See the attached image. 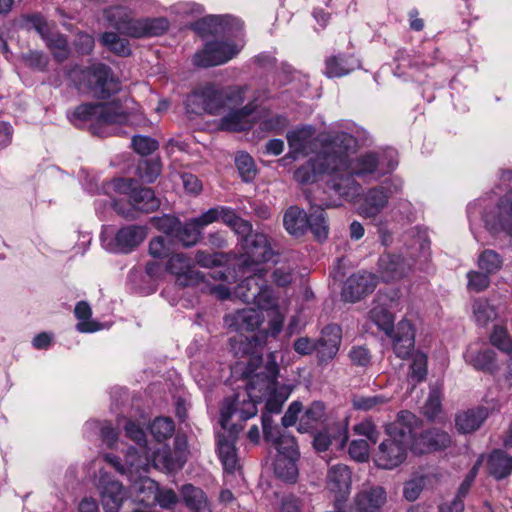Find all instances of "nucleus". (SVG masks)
Returning a JSON list of instances; mask_svg holds the SVG:
<instances>
[{"mask_svg": "<svg viewBox=\"0 0 512 512\" xmlns=\"http://www.w3.org/2000/svg\"><path fill=\"white\" fill-rule=\"evenodd\" d=\"M502 265V257L494 250L486 249L478 257L479 268L487 274L498 272Z\"/></svg>", "mask_w": 512, "mask_h": 512, "instance_id": "obj_50", "label": "nucleus"}, {"mask_svg": "<svg viewBox=\"0 0 512 512\" xmlns=\"http://www.w3.org/2000/svg\"><path fill=\"white\" fill-rule=\"evenodd\" d=\"M377 281L372 273L362 271L351 275L344 283L341 295L347 302L359 301L363 296L371 293Z\"/></svg>", "mask_w": 512, "mask_h": 512, "instance_id": "obj_22", "label": "nucleus"}, {"mask_svg": "<svg viewBox=\"0 0 512 512\" xmlns=\"http://www.w3.org/2000/svg\"><path fill=\"white\" fill-rule=\"evenodd\" d=\"M267 413L266 411L262 415V427L265 440L278 452L274 462L275 474L284 481H295L298 475L296 461L299 457L295 438L278 425H274Z\"/></svg>", "mask_w": 512, "mask_h": 512, "instance_id": "obj_5", "label": "nucleus"}, {"mask_svg": "<svg viewBox=\"0 0 512 512\" xmlns=\"http://www.w3.org/2000/svg\"><path fill=\"white\" fill-rule=\"evenodd\" d=\"M105 17L120 33L135 38L158 36L168 28L164 18L134 19L131 10L123 6L105 10Z\"/></svg>", "mask_w": 512, "mask_h": 512, "instance_id": "obj_8", "label": "nucleus"}, {"mask_svg": "<svg viewBox=\"0 0 512 512\" xmlns=\"http://www.w3.org/2000/svg\"><path fill=\"white\" fill-rule=\"evenodd\" d=\"M24 19L28 27L34 29L43 40L53 32L52 25L40 14L27 15Z\"/></svg>", "mask_w": 512, "mask_h": 512, "instance_id": "obj_57", "label": "nucleus"}, {"mask_svg": "<svg viewBox=\"0 0 512 512\" xmlns=\"http://www.w3.org/2000/svg\"><path fill=\"white\" fill-rule=\"evenodd\" d=\"M335 134H327L321 136V150L317 153L316 157L311 160L307 166L298 168L294 177L300 183L314 182L317 175H324L329 172L331 165V158L335 149V144H332Z\"/></svg>", "mask_w": 512, "mask_h": 512, "instance_id": "obj_13", "label": "nucleus"}, {"mask_svg": "<svg viewBox=\"0 0 512 512\" xmlns=\"http://www.w3.org/2000/svg\"><path fill=\"white\" fill-rule=\"evenodd\" d=\"M72 121L88 124L92 133L100 137L110 134L111 125L146 126L148 119L140 106L129 97H120L104 103H83L72 113Z\"/></svg>", "mask_w": 512, "mask_h": 512, "instance_id": "obj_2", "label": "nucleus"}, {"mask_svg": "<svg viewBox=\"0 0 512 512\" xmlns=\"http://www.w3.org/2000/svg\"><path fill=\"white\" fill-rule=\"evenodd\" d=\"M401 189L400 184L385 183L366 192L359 206V213L368 218L377 216L387 205L390 196Z\"/></svg>", "mask_w": 512, "mask_h": 512, "instance_id": "obj_21", "label": "nucleus"}, {"mask_svg": "<svg viewBox=\"0 0 512 512\" xmlns=\"http://www.w3.org/2000/svg\"><path fill=\"white\" fill-rule=\"evenodd\" d=\"M301 413L298 430L300 432H308L324 420L326 408L322 402L314 401L304 411L302 410Z\"/></svg>", "mask_w": 512, "mask_h": 512, "instance_id": "obj_39", "label": "nucleus"}, {"mask_svg": "<svg viewBox=\"0 0 512 512\" xmlns=\"http://www.w3.org/2000/svg\"><path fill=\"white\" fill-rule=\"evenodd\" d=\"M484 220L492 233H504L512 238V189L499 199L494 209L485 215Z\"/></svg>", "mask_w": 512, "mask_h": 512, "instance_id": "obj_16", "label": "nucleus"}, {"mask_svg": "<svg viewBox=\"0 0 512 512\" xmlns=\"http://www.w3.org/2000/svg\"><path fill=\"white\" fill-rule=\"evenodd\" d=\"M424 414L431 420L437 418L441 411V392L433 388L424 406Z\"/></svg>", "mask_w": 512, "mask_h": 512, "instance_id": "obj_60", "label": "nucleus"}, {"mask_svg": "<svg viewBox=\"0 0 512 512\" xmlns=\"http://www.w3.org/2000/svg\"><path fill=\"white\" fill-rule=\"evenodd\" d=\"M193 30L202 37L207 35L236 34L243 28V22L231 15H209L192 25Z\"/></svg>", "mask_w": 512, "mask_h": 512, "instance_id": "obj_18", "label": "nucleus"}, {"mask_svg": "<svg viewBox=\"0 0 512 512\" xmlns=\"http://www.w3.org/2000/svg\"><path fill=\"white\" fill-rule=\"evenodd\" d=\"M314 134L315 130L312 126H303L288 132L289 154L293 158H297L299 155H308L313 152L318 142L315 140Z\"/></svg>", "mask_w": 512, "mask_h": 512, "instance_id": "obj_26", "label": "nucleus"}, {"mask_svg": "<svg viewBox=\"0 0 512 512\" xmlns=\"http://www.w3.org/2000/svg\"><path fill=\"white\" fill-rule=\"evenodd\" d=\"M232 417H237L240 421H246L247 419H241L239 413H233L229 419L227 420V426L222 428L224 430H229L228 435L218 434L217 444H218V454L219 458L224 466V469L229 472H233L237 468L238 459L236 455L235 449V440L237 433L242 430V426H237L236 424H230V420ZM220 418L222 415L220 414ZM222 420V419H220ZM222 424V421H220Z\"/></svg>", "mask_w": 512, "mask_h": 512, "instance_id": "obj_19", "label": "nucleus"}, {"mask_svg": "<svg viewBox=\"0 0 512 512\" xmlns=\"http://www.w3.org/2000/svg\"><path fill=\"white\" fill-rule=\"evenodd\" d=\"M44 41L59 61L67 58L69 53L68 43L63 35L52 32Z\"/></svg>", "mask_w": 512, "mask_h": 512, "instance_id": "obj_53", "label": "nucleus"}, {"mask_svg": "<svg viewBox=\"0 0 512 512\" xmlns=\"http://www.w3.org/2000/svg\"><path fill=\"white\" fill-rule=\"evenodd\" d=\"M261 312L265 311L268 318V327L265 331L267 336L276 337L283 328L284 320L287 314V309L278 304L277 299L272 296L271 307L259 308Z\"/></svg>", "mask_w": 512, "mask_h": 512, "instance_id": "obj_40", "label": "nucleus"}, {"mask_svg": "<svg viewBox=\"0 0 512 512\" xmlns=\"http://www.w3.org/2000/svg\"><path fill=\"white\" fill-rule=\"evenodd\" d=\"M283 224L287 232L294 236H300L308 228V216L306 212L297 206L288 208L283 217Z\"/></svg>", "mask_w": 512, "mask_h": 512, "instance_id": "obj_38", "label": "nucleus"}, {"mask_svg": "<svg viewBox=\"0 0 512 512\" xmlns=\"http://www.w3.org/2000/svg\"><path fill=\"white\" fill-rule=\"evenodd\" d=\"M229 113L220 121V128L225 131L239 132L249 129L252 126L255 105L247 104L241 109L229 108Z\"/></svg>", "mask_w": 512, "mask_h": 512, "instance_id": "obj_29", "label": "nucleus"}, {"mask_svg": "<svg viewBox=\"0 0 512 512\" xmlns=\"http://www.w3.org/2000/svg\"><path fill=\"white\" fill-rule=\"evenodd\" d=\"M166 269L182 287L195 286L204 280L203 275L195 270L193 260L182 253L171 256L167 261Z\"/></svg>", "mask_w": 512, "mask_h": 512, "instance_id": "obj_20", "label": "nucleus"}, {"mask_svg": "<svg viewBox=\"0 0 512 512\" xmlns=\"http://www.w3.org/2000/svg\"><path fill=\"white\" fill-rule=\"evenodd\" d=\"M341 343V328L330 324L321 331L320 338L315 341L316 352L320 361H328L335 357Z\"/></svg>", "mask_w": 512, "mask_h": 512, "instance_id": "obj_27", "label": "nucleus"}, {"mask_svg": "<svg viewBox=\"0 0 512 512\" xmlns=\"http://www.w3.org/2000/svg\"><path fill=\"white\" fill-rule=\"evenodd\" d=\"M262 343L256 336L242 334L231 339V349L238 357L249 356L243 372L248 379L245 391L238 392L234 399L227 398L221 406L222 425L233 413H239L241 419H250L257 414V403L264 401L265 410L280 413L283 404L290 396L293 387L278 381L279 366L275 352L267 355L263 364L260 355Z\"/></svg>", "mask_w": 512, "mask_h": 512, "instance_id": "obj_1", "label": "nucleus"}, {"mask_svg": "<svg viewBox=\"0 0 512 512\" xmlns=\"http://www.w3.org/2000/svg\"><path fill=\"white\" fill-rule=\"evenodd\" d=\"M486 468L494 479H505L512 474V456L503 450H494L487 456Z\"/></svg>", "mask_w": 512, "mask_h": 512, "instance_id": "obj_32", "label": "nucleus"}, {"mask_svg": "<svg viewBox=\"0 0 512 512\" xmlns=\"http://www.w3.org/2000/svg\"><path fill=\"white\" fill-rule=\"evenodd\" d=\"M242 49L239 45L230 40L207 41L201 50H198L192 57V62L197 67H213L227 63L236 57Z\"/></svg>", "mask_w": 512, "mask_h": 512, "instance_id": "obj_12", "label": "nucleus"}, {"mask_svg": "<svg viewBox=\"0 0 512 512\" xmlns=\"http://www.w3.org/2000/svg\"><path fill=\"white\" fill-rule=\"evenodd\" d=\"M411 372L409 379L412 382L418 383L423 381L427 375V356L422 352H416L413 354Z\"/></svg>", "mask_w": 512, "mask_h": 512, "instance_id": "obj_54", "label": "nucleus"}, {"mask_svg": "<svg viewBox=\"0 0 512 512\" xmlns=\"http://www.w3.org/2000/svg\"><path fill=\"white\" fill-rule=\"evenodd\" d=\"M101 42L110 51L120 56H128L130 54V47L128 41L120 38L114 32L104 33L101 37Z\"/></svg>", "mask_w": 512, "mask_h": 512, "instance_id": "obj_52", "label": "nucleus"}, {"mask_svg": "<svg viewBox=\"0 0 512 512\" xmlns=\"http://www.w3.org/2000/svg\"><path fill=\"white\" fill-rule=\"evenodd\" d=\"M181 496L192 512H211L207 496L200 488L186 484L181 488Z\"/></svg>", "mask_w": 512, "mask_h": 512, "instance_id": "obj_36", "label": "nucleus"}, {"mask_svg": "<svg viewBox=\"0 0 512 512\" xmlns=\"http://www.w3.org/2000/svg\"><path fill=\"white\" fill-rule=\"evenodd\" d=\"M96 486L99 490L101 503L105 512H120L121 507L130 502L123 485L112 479L106 471L99 470Z\"/></svg>", "mask_w": 512, "mask_h": 512, "instance_id": "obj_15", "label": "nucleus"}, {"mask_svg": "<svg viewBox=\"0 0 512 512\" xmlns=\"http://www.w3.org/2000/svg\"><path fill=\"white\" fill-rule=\"evenodd\" d=\"M74 313L79 320H82L76 326L79 332L90 333L100 329V325L98 323L94 321H88L92 312L87 302H79L75 307Z\"/></svg>", "mask_w": 512, "mask_h": 512, "instance_id": "obj_48", "label": "nucleus"}, {"mask_svg": "<svg viewBox=\"0 0 512 512\" xmlns=\"http://www.w3.org/2000/svg\"><path fill=\"white\" fill-rule=\"evenodd\" d=\"M263 320L264 316L259 308H244L224 317L225 325L239 333L254 331L262 324Z\"/></svg>", "mask_w": 512, "mask_h": 512, "instance_id": "obj_24", "label": "nucleus"}, {"mask_svg": "<svg viewBox=\"0 0 512 512\" xmlns=\"http://www.w3.org/2000/svg\"><path fill=\"white\" fill-rule=\"evenodd\" d=\"M146 236L147 231L143 226H125L115 234V250L122 253L131 252L144 241Z\"/></svg>", "mask_w": 512, "mask_h": 512, "instance_id": "obj_30", "label": "nucleus"}, {"mask_svg": "<svg viewBox=\"0 0 512 512\" xmlns=\"http://www.w3.org/2000/svg\"><path fill=\"white\" fill-rule=\"evenodd\" d=\"M350 457L357 462H365L370 455V447L367 440H353L348 448Z\"/></svg>", "mask_w": 512, "mask_h": 512, "instance_id": "obj_59", "label": "nucleus"}, {"mask_svg": "<svg viewBox=\"0 0 512 512\" xmlns=\"http://www.w3.org/2000/svg\"><path fill=\"white\" fill-rule=\"evenodd\" d=\"M417 423L415 424V428ZM411 450L417 454H423L430 451H436L447 448L451 443V437L448 433L439 429H430L412 439Z\"/></svg>", "mask_w": 512, "mask_h": 512, "instance_id": "obj_23", "label": "nucleus"}, {"mask_svg": "<svg viewBox=\"0 0 512 512\" xmlns=\"http://www.w3.org/2000/svg\"><path fill=\"white\" fill-rule=\"evenodd\" d=\"M149 464L154 468L166 471L173 472L182 468L185 459L182 457L180 453H176L174 457L168 447H162L153 452L152 459L148 457Z\"/></svg>", "mask_w": 512, "mask_h": 512, "instance_id": "obj_35", "label": "nucleus"}, {"mask_svg": "<svg viewBox=\"0 0 512 512\" xmlns=\"http://www.w3.org/2000/svg\"><path fill=\"white\" fill-rule=\"evenodd\" d=\"M235 163L244 181H251L255 177V164L252 157L249 154L245 152L238 153L235 158Z\"/></svg>", "mask_w": 512, "mask_h": 512, "instance_id": "obj_55", "label": "nucleus"}, {"mask_svg": "<svg viewBox=\"0 0 512 512\" xmlns=\"http://www.w3.org/2000/svg\"><path fill=\"white\" fill-rule=\"evenodd\" d=\"M424 487V479L416 478L405 483L403 494L408 501H415L421 494Z\"/></svg>", "mask_w": 512, "mask_h": 512, "instance_id": "obj_64", "label": "nucleus"}, {"mask_svg": "<svg viewBox=\"0 0 512 512\" xmlns=\"http://www.w3.org/2000/svg\"><path fill=\"white\" fill-rule=\"evenodd\" d=\"M352 430L355 435L364 436L367 438V441H370L373 444L378 441L380 436V432L371 418H365L355 424Z\"/></svg>", "mask_w": 512, "mask_h": 512, "instance_id": "obj_56", "label": "nucleus"}, {"mask_svg": "<svg viewBox=\"0 0 512 512\" xmlns=\"http://www.w3.org/2000/svg\"><path fill=\"white\" fill-rule=\"evenodd\" d=\"M472 314L478 326L485 327L497 318L496 308L488 300L479 298L472 304Z\"/></svg>", "mask_w": 512, "mask_h": 512, "instance_id": "obj_43", "label": "nucleus"}, {"mask_svg": "<svg viewBox=\"0 0 512 512\" xmlns=\"http://www.w3.org/2000/svg\"><path fill=\"white\" fill-rule=\"evenodd\" d=\"M117 190L129 197V207L123 208L119 201H114V210L125 218L135 219L139 212H152L159 207V201L150 188L137 185L132 179H120L116 184Z\"/></svg>", "mask_w": 512, "mask_h": 512, "instance_id": "obj_9", "label": "nucleus"}, {"mask_svg": "<svg viewBox=\"0 0 512 512\" xmlns=\"http://www.w3.org/2000/svg\"><path fill=\"white\" fill-rule=\"evenodd\" d=\"M226 257L223 253H208L205 251H198L195 255L197 264L202 267L220 266L224 263Z\"/></svg>", "mask_w": 512, "mask_h": 512, "instance_id": "obj_63", "label": "nucleus"}, {"mask_svg": "<svg viewBox=\"0 0 512 512\" xmlns=\"http://www.w3.org/2000/svg\"><path fill=\"white\" fill-rule=\"evenodd\" d=\"M490 274H487L486 272H478V271H470L467 274L468 278V289L475 291V292H481L488 288L490 284Z\"/></svg>", "mask_w": 512, "mask_h": 512, "instance_id": "obj_62", "label": "nucleus"}, {"mask_svg": "<svg viewBox=\"0 0 512 512\" xmlns=\"http://www.w3.org/2000/svg\"><path fill=\"white\" fill-rule=\"evenodd\" d=\"M308 227L319 240L328 236V225L326 222L324 209L318 206H312L308 217Z\"/></svg>", "mask_w": 512, "mask_h": 512, "instance_id": "obj_46", "label": "nucleus"}, {"mask_svg": "<svg viewBox=\"0 0 512 512\" xmlns=\"http://www.w3.org/2000/svg\"><path fill=\"white\" fill-rule=\"evenodd\" d=\"M332 144L335 149L331 158V165L327 175L330 179L327 184L340 197L353 200L360 192V186L353 178L350 170L351 162L349 151L356 145L355 138L345 132L335 133Z\"/></svg>", "mask_w": 512, "mask_h": 512, "instance_id": "obj_4", "label": "nucleus"}, {"mask_svg": "<svg viewBox=\"0 0 512 512\" xmlns=\"http://www.w3.org/2000/svg\"><path fill=\"white\" fill-rule=\"evenodd\" d=\"M174 430V422L168 417H157L150 426L151 434L159 442L170 438L173 435Z\"/></svg>", "mask_w": 512, "mask_h": 512, "instance_id": "obj_51", "label": "nucleus"}, {"mask_svg": "<svg viewBox=\"0 0 512 512\" xmlns=\"http://www.w3.org/2000/svg\"><path fill=\"white\" fill-rule=\"evenodd\" d=\"M243 254L240 257V265L244 270L263 268L261 264L270 260L273 250L267 236L263 233H254L245 237L242 241Z\"/></svg>", "mask_w": 512, "mask_h": 512, "instance_id": "obj_14", "label": "nucleus"}, {"mask_svg": "<svg viewBox=\"0 0 512 512\" xmlns=\"http://www.w3.org/2000/svg\"><path fill=\"white\" fill-rule=\"evenodd\" d=\"M386 502V492L379 486H364L354 497L356 512H380Z\"/></svg>", "mask_w": 512, "mask_h": 512, "instance_id": "obj_25", "label": "nucleus"}, {"mask_svg": "<svg viewBox=\"0 0 512 512\" xmlns=\"http://www.w3.org/2000/svg\"><path fill=\"white\" fill-rule=\"evenodd\" d=\"M370 319L387 335H391L393 332L394 317L388 310L386 304L377 303L373 306L370 311Z\"/></svg>", "mask_w": 512, "mask_h": 512, "instance_id": "obj_45", "label": "nucleus"}, {"mask_svg": "<svg viewBox=\"0 0 512 512\" xmlns=\"http://www.w3.org/2000/svg\"><path fill=\"white\" fill-rule=\"evenodd\" d=\"M488 414V409L485 407H478L461 412L456 416V427L461 433H471L482 425L484 420L488 417Z\"/></svg>", "mask_w": 512, "mask_h": 512, "instance_id": "obj_34", "label": "nucleus"}, {"mask_svg": "<svg viewBox=\"0 0 512 512\" xmlns=\"http://www.w3.org/2000/svg\"><path fill=\"white\" fill-rule=\"evenodd\" d=\"M70 78L78 90L89 91L99 99L109 98L121 89L118 79L104 64H94L85 69L76 67L70 72Z\"/></svg>", "mask_w": 512, "mask_h": 512, "instance_id": "obj_7", "label": "nucleus"}, {"mask_svg": "<svg viewBox=\"0 0 512 512\" xmlns=\"http://www.w3.org/2000/svg\"><path fill=\"white\" fill-rule=\"evenodd\" d=\"M489 340L490 343L500 351L512 355V338L505 326L495 325Z\"/></svg>", "mask_w": 512, "mask_h": 512, "instance_id": "obj_49", "label": "nucleus"}, {"mask_svg": "<svg viewBox=\"0 0 512 512\" xmlns=\"http://www.w3.org/2000/svg\"><path fill=\"white\" fill-rule=\"evenodd\" d=\"M124 430L126 436L134 441L140 449V451H137L135 448L129 449L128 452H131L132 459L136 460L141 457L142 460H148V449L146 447V434L144 430L135 422L130 420H128L124 425ZM128 454L129 453H127V455Z\"/></svg>", "mask_w": 512, "mask_h": 512, "instance_id": "obj_41", "label": "nucleus"}, {"mask_svg": "<svg viewBox=\"0 0 512 512\" xmlns=\"http://www.w3.org/2000/svg\"><path fill=\"white\" fill-rule=\"evenodd\" d=\"M354 69L351 59L346 56H332L325 62V75L329 78L342 77Z\"/></svg>", "mask_w": 512, "mask_h": 512, "instance_id": "obj_44", "label": "nucleus"}, {"mask_svg": "<svg viewBox=\"0 0 512 512\" xmlns=\"http://www.w3.org/2000/svg\"><path fill=\"white\" fill-rule=\"evenodd\" d=\"M138 171L143 181L152 183L160 175L161 165L159 161L146 160L139 164Z\"/></svg>", "mask_w": 512, "mask_h": 512, "instance_id": "obj_58", "label": "nucleus"}, {"mask_svg": "<svg viewBox=\"0 0 512 512\" xmlns=\"http://www.w3.org/2000/svg\"><path fill=\"white\" fill-rule=\"evenodd\" d=\"M242 87L218 88L207 84L193 91L185 101L186 110L191 114L218 115L225 108L235 107L244 102Z\"/></svg>", "mask_w": 512, "mask_h": 512, "instance_id": "obj_6", "label": "nucleus"}, {"mask_svg": "<svg viewBox=\"0 0 512 512\" xmlns=\"http://www.w3.org/2000/svg\"><path fill=\"white\" fill-rule=\"evenodd\" d=\"M200 234V227L197 225L194 219H191L185 224L179 222V226L174 237L178 239L184 246L190 247L198 242Z\"/></svg>", "mask_w": 512, "mask_h": 512, "instance_id": "obj_47", "label": "nucleus"}, {"mask_svg": "<svg viewBox=\"0 0 512 512\" xmlns=\"http://www.w3.org/2000/svg\"><path fill=\"white\" fill-rule=\"evenodd\" d=\"M396 164L397 162L390 160L387 167H384L382 159H379L376 154L369 153L359 157L355 167L351 168V170L357 176H364L374 172H379V175H382L392 171Z\"/></svg>", "mask_w": 512, "mask_h": 512, "instance_id": "obj_33", "label": "nucleus"}, {"mask_svg": "<svg viewBox=\"0 0 512 512\" xmlns=\"http://www.w3.org/2000/svg\"><path fill=\"white\" fill-rule=\"evenodd\" d=\"M126 463L128 464L131 490L135 494L134 502L144 506L153 505L157 497L158 485L146 475L150 468L149 460H142L141 457L134 460L129 452Z\"/></svg>", "mask_w": 512, "mask_h": 512, "instance_id": "obj_10", "label": "nucleus"}, {"mask_svg": "<svg viewBox=\"0 0 512 512\" xmlns=\"http://www.w3.org/2000/svg\"><path fill=\"white\" fill-rule=\"evenodd\" d=\"M352 406L359 411H378L381 407L390 402V397L382 394L360 395L355 394L351 399Z\"/></svg>", "mask_w": 512, "mask_h": 512, "instance_id": "obj_42", "label": "nucleus"}, {"mask_svg": "<svg viewBox=\"0 0 512 512\" xmlns=\"http://www.w3.org/2000/svg\"><path fill=\"white\" fill-rule=\"evenodd\" d=\"M352 473L347 465H332L326 475V489L334 498V506L343 505L351 491Z\"/></svg>", "mask_w": 512, "mask_h": 512, "instance_id": "obj_17", "label": "nucleus"}, {"mask_svg": "<svg viewBox=\"0 0 512 512\" xmlns=\"http://www.w3.org/2000/svg\"><path fill=\"white\" fill-rule=\"evenodd\" d=\"M383 281L389 282L401 279L411 270V264L401 255H385L379 261Z\"/></svg>", "mask_w": 512, "mask_h": 512, "instance_id": "obj_31", "label": "nucleus"}, {"mask_svg": "<svg viewBox=\"0 0 512 512\" xmlns=\"http://www.w3.org/2000/svg\"><path fill=\"white\" fill-rule=\"evenodd\" d=\"M133 149L141 155H149L158 148V142L148 136H134L132 138Z\"/></svg>", "mask_w": 512, "mask_h": 512, "instance_id": "obj_61", "label": "nucleus"}, {"mask_svg": "<svg viewBox=\"0 0 512 512\" xmlns=\"http://www.w3.org/2000/svg\"><path fill=\"white\" fill-rule=\"evenodd\" d=\"M251 271L253 275L246 277L235 288V297L245 303H253L257 308L271 307L273 292L264 279L267 270L255 268Z\"/></svg>", "mask_w": 512, "mask_h": 512, "instance_id": "obj_11", "label": "nucleus"}, {"mask_svg": "<svg viewBox=\"0 0 512 512\" xmlns=\"http://www.w3.org/2000/svg\"><path fill=\"white\" fill-rule=\"evenodd\" d=\"M395 354L402 359L410 356L415 344V332L410 321L401 320L391 335Z\"/></svg>", "mask_w": 512, "mask_h": 512, "instance_id": "obj_28", "label": "nucleus"}, {"mask_svg": "<svg viewBox=\"0 0 512 512\" xmlns=\"http://www.w3.org/2000/svg\"><path fill=\"white\" fill-rule=\"evenodd\" d=\"M464 358L469 365L477 370L492 371L495 368L496 354L489 348L477 350L470 346L465 352Z\"/></svg>", "mask_w": 512, "mask_h": 512, "instance_id": "obj_37", "label": "nucleus"}, {"mask_svg": "<svg viewBox=\"0 0 512 512\" xmlns=\"http://www.w3.org/2000/svg\"><path fill=\"white\" fill-rule=\"evenodd\" d=\"M417 418L409 411H401L397 419L385 426L387 437L374 454L375 464L382 469H393L402 464L411 449Z\"/></svg>", "mask_w": 512, "mask_h": 512, "instance_id": "obj_3", "label": "nucleus"}]
</instances>
